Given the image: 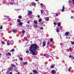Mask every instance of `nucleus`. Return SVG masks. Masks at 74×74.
<instances>
[{
  "mask_svg": "<svg viewBox=\"0 0 74 74\" xmlns=\"http://www.w3.org/2000/svg\"><path fill=\"white\" fill-rule=\"evenodd\" d=\"M71 19H73V16H71Z\"/></svg>",
  "mask_w": 74,
  "mask_h": 74,
  "instance_id": "obj_48",
  "label": "nucleus"
},
{
  "mask_svg": "<svg viewBox=\"0 0 74 74\" xmlns=\"http://www.w3.org/2000/svg\"><path fill=\"white\" fill-rule=\"evenodd\" d=\"M39 22H41L42 21V19L41 18H40L38 20Z\"/></svg>",
  "mask_w": 74,
  "mask_h": 74,
  "instance_id": "obj_19",
  "label": "nucleus"
},
{
  "mask_svg": "<svg viewBox=\"0 0 74 74\" xmlns=\"http://www.w3.org/2000/svg\"><path fill=\"white\" fill-rule=\"evenodd\" d=\"M58 26H60V25H61V24H60V23H58Z\"/></svg>",
  "mask_w": 74,
  "mask_h": 74,
  "instance_id": "obj_22",
  "label": "nucleus"
},
{
  "mask_svg": "<svg viewBox=\"0 0 74 74\" xmlns=\"http://www.w3.org/2000/svg\"><path fill=\"white\" fill-rule=\"evenodd\" d=\"M14 51V49H12V50H10V52H12Z\"/></svg>",
  "mask_w": 74,
  "mask_h": 74,
  "instance_id": "obj_15",
  "label": "nucleus"
},
{
  "mask_svg": "<svg viewBox=\"0 0 74 74\" xmlns=\"http://www.w3.org/2000/svg\"><path fill=\"white\" fill-rule=\"evenodd\" d=\"M23 24V23H22V22H20L19 23L18 25L20 26H22V25Z\"/></svg>",
  "mask_w": 74,
  "mask_h": 74,
  "instance_id": "obj_4",
  "label": "nucleus"
},
{
  "mask_svg": "<svg viewBox=\"0 0 74 74\" xmlns=\"http://www.w3.org/2000/svg\"><path fill=\"white\" fill-rule=\"evenodd\" d=\"M9 71H8L6 72V74H9Z\"/></svg>",
  "mask_w": 74,
  "mask_h": 74,
  "instance_id": "obj_31",
  "label": "nucleus"
},
{
  "mask_svg": "<svg viewBox=\"0 0 74 74\" xmlns=\"http://www.w3.org/2000/svg\"><path fill=\"white\" fill-rule=\"evenodd\" d=\"M69 34V32H66L65 33V35L66 36H67Z\"/></svg>",
  "mask_w": 74,
  "mask_h": 74,
  "instance_id": "obj_6",
  "label": "nucleus"
},
{
  "mask_svg": "<svg viewBox=\"0 0 74 74\" xmlns=\"http://www.w3.org/2000/svg\"><path fill=\"white\" fill-rule=\"evenodd\" d=\"M64 5H63L62 9V12H64Z\"/></svg>",
  "mask_w": 74,
  "mask_h": 74,
  "instance_id": "obj_8",
  "label": "nucleus"
},
{
  "mask_svg": "<svg viewBox=\"0 0 74 74\" xmlns=\"http://www.w3.org/2000/svg\"><path fill=\"white\" fill-rule=\"evenodd\" d=\"M10 4H12V5L14 4V1H12V2L10 3Z\"/></svg>",
  "mask_w": 74,
  "mask_h": 74,
  "instance_id": "obj_13",
  "label": "nucleus"
},
{
  "mask_svg": "<svg viewBox=\"0 0 74 74\" xmlns=\"http://www.w3.org/2000/svg\"><path fill=\"white\" fill-rule=\"evenodd\" d=\"M73 1V2H74V0H72Z\"/></svg>",
  "mask_w": 74,
  "mask_h": 74,
  "instance_id": "obj_55",
  "label": "nucleus"
},
{
  "mask_svg": "<svg viewBox=\"0 0 74 74\" xmlns=\"http://www.w3.org/2000/svg\"><path fill=\"white\" fill-rule=\"evenodd\" d=\"M56 15L57 16H58V15L57 13H56Z\"/></svg>",
  "mask_w": 74,
  "mask_h": 74,
  "instance_id": "obj_43",
  "label": "nucleus"
},
{
  "mask_svg": "<svg viewBox=\"0 0 74 74\" xmlns=\"http://www.w3.org/2000/svg\"><path fill=\"white\" fill-rule=\"evenodd\" d=\"M72 58H73V59H74V57H72Z\"/></svg>",
  "mask_w": 74,
  "mask_h": 74,
  "instance_id": "obj_59",
  "label": "nucleus"
},
{
  "mask_svg": "<svg viewBox=\"0 0 74 74\" xmlns=\"http://www.w3.org/2000/svg\"><path fill=\"white\" fill-rule=\"evenodd\" d=\"M38 18H40V15H38Z\"/></svg>",
  "mask_w": 74,
  "mask_h": 74,
  "instance_id": "obj_47",
  "label": "nucleus"
},
{
  "mask_svg": "<svg viewBox=\"0 0 74 74\" xmlns=\"http://www.w3.org/2000/svg\"><path fill=\"white\" fill-rule=\"evenodd\" d=\"M34 24H35L36 25V24H37V21L36 20H35L34 22Z\"/></svg>",
  "mask_w": 74,
  "mask_h": 74,
  "instance_id": "obj_11",
  "label": "nucleus"
},
{
  "mask_svg": "<svg viewBox=\"0 0 74 74\" xmlns=\"http://www.w3.org/2000/svg\"><path fill=\"white\" fill-rule=\"evenodd\" d=\"M54 66H50V67H51V68H54Z\"/></svg>",
  "mask_w": 74,
  "mask_h": 74,
  "instance_id": "obj_28",
  "label": "nucleus"
},
{
  "mask_svg": "<svg viewBox=\"0 0 74 74\" xmlns=\"http://www.w3.org/2000/svg\"><path fill=\"white\" fill-rule=\"evenodd\" d=\"M30 21L28 20L27 22V23H28V24H29L30 23Z\"/></svg>",
  "mask_w": 74,
  "mask_h": 74,
  "instance_id": "obj_25",
  "label": "nucleus"
},
{
  "mask_svg": "<svg viewBox=\"0 0 74 74\" xmlns=\"http://www.w3.org/2000/svg\"><path fill=\"white\" fill-rule=\"evenodd\" d=\"M0 74H1V72H0Z\"/></svg>",
  "mask_w": 74,
  "mask_h": 74,
  "instance_id": "obj_60",
  "label": "nucleus"
},
{
  "mask_svg": "<svg viewBox=\"0 0 74 74\" xmlns=\"http://www.w3.org/2000/svg\"><path fill=\"white\" fill-rule=\"evenodd\" d=\"M32 4L33 5H36V3L34 2L32 3Z\"/></svg>",
  "mask_w": 74,
  "mask_h": 74,
  "instance_id": "obj_21",
  "label": "nucleus"
},
{
  "mask_svg": "<svg viewBox=\"0 0 74 74\" xmlns=\"http://www.w3.org/2000/svg\"><path fill=\"white\" fill-rule=\"evenodd\" d=\"M2 43L4 45V41L2 42Z\"/></svg>",
  "mask_w": 74,
  "mask_h": 74,
  "instance_id": "obj_41",
  "label": "nucleus"
},
{
  "mask_svg": "<svg viewBox=\"0 0 74 74\" xmlns=\"http://www.w3.org/2000/svg\"><path fill=\"white\" fill-rule=\"evenodd\" d=\"M50 40L51 42L53 41V38H51L50 39Z\"/></svg>",
  "mask_w": 74,
  "mask_h": 74,
  "instance_id": "obj_26",
  "label": "nucleus"
},
{
  "mask_svg": "<svg viewBox=\"0 0 74 74\" xmlns=\"http://www.w3.org/2000/svg\"><path fill=\"white\" fill-rule=\"evenodd\" d=\"M6 55H9V56H11V53L9 52L8 53H7L5 54Z\"/></svg>",
  "mask_w": 74,
  "mask_h": 74,
  "instance_id": "obj_10",
  "label": "nucleus"
},
{
  "mask_svg": "<svg viewBox=\"0 0 74 74\" xmlns=\"http://www.w3.org/2000/svg\"><path fill=\"white\" fill-rule=\"evenodd\" d=\"M26 53H29V51H28V50L26 51Z\"/></svg>",
  "mask_w": 74,
  "mask_h": 74,
  "instance_id": "obj_34",
  "label": "nucleus"
},
{
  "mask_svg": "<svg viewBox=\"0 0 74 74\" xmlns=\"http://www.w3.org/2000/svg\"><path fill=\"white\" fill-rule=\"evenodd\" d=\"M18 18H19V19H22V16H18Z\"/></svg>",
  "mask_w": 74,
  "mask_h": 74,
  "instance_id": "obj_24",
  "label": "nucleus"
},
{
  "mask_svg": "<svg viewBox=\"0 0 74 74\" xmlns=\"http://www.w3.org/2000/svg\"><path fill=\"white\" fill-rule=\"evenodd\" d=\"M10 44L11 45H12L14 44V42L12 41H10Z\"/></svg>",
  "mask_w": 74,
  "mask_h": 74,
  "instance_id": "obj_12",
  "label": "nucleus"
},
{
  "mask_svg": "<svg viewBox=\"0 0 74 74\" xmlns=\"http://www.w3.org/2000/svg\"><path fill=\"white\" fill-rule=\"evenodd\" d=\"M20 59L21 61H22V60H23V58H22L21 57L20 58Z\"/></svg>",
  "mask_w": 74,
  "mask_h": 74,
  "instance_id": "obj_23",
  "label": "nucleus"
},
{
  "mask_svg": "<svg viewBox=\"0 0 74 74\" xmlns=\"http://www.w3.org/2000/svg\"><path fill=\"white\" fill-rule=\"evenodd\" d=\"M54 24L55 25H56V22H54Z\"/></svg>",
  "mask_w": 74,
  "mask_h": 74,
  "instance_id": "obj_35",
  "label": "nucleus"
},
{
  "mask_svg": "<svg viewBox=\"0 0 74 74\" xmlns=\"http://www.w3.org/2000/svg\"><path fill=\"white\" fill-rule=\"evenodd\" d=\"M40 29L41 30H43V28L42 27H40Z\"/></svg>",
  "mask_w": 74,
  "mask_h": 74,
  "instance_id": "obj_32",
  "label": "nucleus"
},
{
  "mask_svg": "<svg viewBox=\"0 0 74 74\" xmlns=\"http://www.w3.org/2000/svg\"><path fill=\"white\" fill-rule=\"evenodd\" d=\"M38 45L37 44H33L32 45L29 49V51L33 55L36 56L37 54L36 53V51H37Z\"/></svg>",
  "mask_w": 74,
  "mask_h": 74,
  "instance_id": "obj_1",
  "label": "nucleus"
},
{
  "mask_svg": "<svg viewBox=\"0 0 74 74\" xmlns=\"http://www.w3.org/2000/svg\"><path fill=\"white\" fill-rule=\"evenodd\" d=\"M12 74V72H11L9 73V74Z\"/></svg>",
  "mask_w": 74,
  "mask_h": 74,
  "instance_id": "obj_46",
  "label": "nucleus"
},
{
  "mask_svg": "<svg viewBox=\"0 0 74 74\" xmlns=\"http://www.w3.org/2000/svg\"><path fill=\"white\" fill-rule=\"evenodd\" d=\"M23 64L24 65H25V64H27V62H24L23 63Z\"/></svg>",
  "mask_w": 74,
  "mask_h": 74,
  "instance_id": "obj_17",
  "label": "nucleus"
},
{
  "mask_svg": "<svg viewBox=\"0 0 74 74\" xmlns=\"http://www.w3.org/2000/svg\"><path fill=\"white\" fill-rule=\"evenodd\" d=\"M32 14V11H29L28 13V15H30V14Z\"/></svg>",
  "mask_w": 74,
  "mask_h": 74,
  "instance_id": "obj_5",
  "label": "nucleus"
},
{
  "mask_svg": "<svg viewBox=\"0 0 74 74\" xmlns=\"http://www.w3.org/2000/svg\"><path fill=\"white\" fill-rule=\"evenodd\" d=\"M69 58H71L72 57V56H71V55H70L69 56Z\"/></svg>",
  "mask_w": 74,
  "mask_h": 74,
  "instance_id": "obj_40",
  "label": "nucleus"
},
{
  "mask_svg": "<svg viewBox=\"0 0 74 74\" xmlns=\"http://www.w3.org/2000/svg\"><path fill=\"white\" fill-rule=\"evenodd\" d=\"M47 55H48V54H47L45 53L44 55V56H47Z\"/></svg>",
  "mask_w": 74,
  "mask_h": 74,
  "instance_id": "obj_27",
  "label": "nucleus"
},
{
  "mask_svg": "<svg viewBox=\"0 0 74 74\" xmlns=\"http://www.w3.org/2000/svg\"><path fill=\"white\" fill-rule=\"evenodd\" d=\"M36 1H38V0H35Z\"/></svg>",
  "mask_w": 74,
  "mask_h": 74,
  "instance_id": "obj_57",
  "label": "nucleus"
},
{
  "mask_svg": "<svg viewBox=\"0 0 74 74\" xmlns=\"http://www.w3.org/2000/svg\"><path fill=\"white\" fill-rule=\"evenodd\" d=\"M33 72H34V73H36V74H38V72L36 70H34L33 71Z\"/></svg>",
  "mask_w": 74,
  "mask_h": 74,
  "instance_id": "obj_7",
  "label": "nucleus"
},
{
  "mask_svg": "<svg viewBox=\"0 0 74 74\" xmlns=\"http://www.w3.org/2000/svg\"><path fill=\"white\" fill-rule=\"evenodd\" d=\"M51 73L52 74H56V71H55V70H53L51 71Z\"/></svg>",
  "mask_w": 74,
  "mask_h": 74,
  "instance_id": "obj_2",
  "label": "nucleus"
},
{
  "mask_svg": "<svg viewBox=\"0 0 74 74\" xmlns=\"http://www.w3.org/2000/svg\"><path fill=\"white\" fill-rule=\"evenodd\" d=\"M16 61H17L18 60L17 59L16 60Z\"/></svg>",
  "mask_w": 74,
  "mask_h": 74,
  "instance_id": "obj_56",
  "label": "nucleus"
},
{
  "mask_svg": "<svg viewBox=\"0 0 74 74\" xmlns=\"http://www.w3.org/2000/svg\"><path fill=\"white\" fill-rule=\"evenodd\" d=\"M22 33L23 34V35H24V34H25V31H24V30H23L22 31Z\"/></svg>",
  "mask_w": 74,
  "mask_h": 74,
  "instance_id": "obj_18",
  "label": "nucleus"
},
{
  "mask_svg": "<svg viewBox=\"0 0 74 74\" xmlns=\"http://www.w3.org/2000/svg\"><path fill=\"white\" fill-rule=\"evenodd\" d=\"M17 74H20V72H18L17 73Z\"/></svg>",
  "mask_w": 74,
  "mask_h": 74,
  "instance_id": "obj_49",
  "label": "nucleus"
},
{
  "mask_svg": "<svg viewBox=\"0 0 74 74\" xmlns=\"http://www.w3.org/2000/svg\"><path fill=\"white\" fill-rule=\"evenodd\" d=\"M45 19L46 21H47L48 22V21H49V17H45Z\"/></svg>",
  "mask_w": 74,
  "mask_h": 74,
  "instance_id": "obj_3",
  "label": "nucleus"
},
{
  "mask_svg": "<svg viewBox=\"0 0 74 74\" xmlns=\"http://www.w3.org/2000/svg\"><path fill=\"white\" fill-rule=\"evenodd\" d=\"M7 16H6V17H7Z\"/></svg>",
  "mask_w": 74,
  "mask_h": 74,
  "instance_id": "obj_63",
  "label": "nucleus"
},
{
  "mask_svg": "<svg viewBox=\"0 0 74 74\" xmlns=\"http://www.w3.org/2000/svg\"><path fill=\"white\" fill-rule=\"evenodd\" d=\"M73 4L74 5V2H73Z\"/></svg>",
  "mask_w": 74,
  "mask_h": 74,
  "instance_id": "obj_54",
  "label": "nucleus"
},
{
  "mask_svg": "<svg viewBox=\"0 0 74 74\" xmlns=\"http://www.w3.org/2000/svg\"><path fill=\"white\" fill-rule=\"evenodd\" d=\"M71 1L69 0V4H70V3H71Z\"/></svg>",
  "mask_w": 74,
  "mask_h": 74,
  "instance_id": "obj_30",
  "label": "nucleus"
},
{
  "mask_svg": "<svg viewBox=\"0 0 74 74\" xmlns=\"http://www.w3.org/2000/svg\"><path fill=\"white\" fill-rule=\"evenodd\" d=\"M0 29H3V26H1V27Z\"/></svg>",
  "mask_w": 74,
  "mask_h": 74,
  "instance_id": "obj_38",
  "label": "nucleus"
},
{
  "mask_svg": "<svg viewBox=\"0 0 74 74\" xmlns=\"http://www.w3.org/2000/svg\"><path fill=\"white\" fill-rule=\"evenodd\" d=\"M12 32L14 33H16V31L15 29H14L12 30Z\"/></svg>",
  "mask_w": 74,
  "mask_h": 74,
  "instance_id": "obj_16",
  "label": "nucleus"
},
{
  "mask_svg": "<svg viewBox=\"0 0 74 74\" xmlns=\"http://www.w3.org/2000/svg\"><path fill=\"white\" fill-rule=\"evenodd\" d=\"M2 55V54L1 53H0V56H1Z\"/></svg>",
  "mask_w": 74,
  "mask_h": 74,
  "instance_id": "obj_52",
  "label": "nucleus"
},
{
  "mask_svg": "<svg viewBox=\"0 0 74 74\" xmlns=\"http://www.w3.org/2000/svg\"><path fill=\"white\" fill-rule=\"evenodd\" d=\"M69 50L70 51H71V48H69Z\"/></svg>",
  "mask_w": 74,
  "mask_h": 74,
  "instance_id": "obj_51",
  "label": "nucleus"
},
{
  "mask_svg": "<svg viewBox=\"0 0 74 74\" xmlns=\"http://www.w3.org/2000/svg\"><path fill=\"white\" fill-rule=\"evenodd\" d=\"M17 22H19H19H20V20H17Z\"/></svg>",
  "mask_w": 74,
  "mask_h": 74,
  "instance_id": "obj_33",
  "label": "nucleus"
},
{
  "mask_svg": "<svg viewBox=\"0 0 74 74\" xmlns=\"http://www.w3.org/2000/svg\"><path fill=\"white\" fill-rule=\"evenodd\" d=\"M29 74H32V73H29Z\"/></svg>",
  "mask_w": 74,
  "mask_h": 74,
  "instance_id": "obj_58",
  "label": "nucleus"
},
{
  "mask_svg": "<svg viewBox=\"0 0 74 74\" xmlns=\"http://www.w3.org/2000/svg\"><path fill=\"white\" fill-rule=\"evenodd\" d=\"M69 39H70V37H69Z\"/></svg>",
  "mask_w": 74,
  "mask_h": 74,
  "instance_id": "obj_61",
  "label": "nucleus"
},
{
  "mask_svg": "<svg viewBox=\"0 0 74 74\" xmlns=\"http://www.w3.org/2000/svg\"><path fill=\"white\" fill-rule=\"evenodd\" d=\"M4 16L5 17V16Z\"/></svg>",
  "mask_w": 74,
  "mask_h": 74,
  "instance_id": "obj_62",
  "label": "nucleus"
},
{
  "mask_svg": "<svg viewBox=\"0 0 74 74\" xmlns=\"http://www.w3.org/2000/svg\"><path fill=\"white\" fill-rule=\"evenodd\" d=\"M71 44H72L73 45H74V42H73L72 43H71Z\"/></svg>",
  "mask_w": 74,
  "mask_h": 74,
  "instance_id": "obj_37",
  "label": "nucleus"
},
{
  "mask_svg": "<svg viewBox=\"0 0 74 74\" xmlns=\"http://www.w3.org/2000/svg\"><path fill=\"white\" fill-rule=\"evenodd\" d=\"M10 43H7V45H10Z\"/></svg>",
  "mask_w": 74,
  "mask_h": 74,
  "instance_id": "obj_39",
  "label": "nucleus"
},
{
  "mask_svg": "<svg viewBox=\"0 0 74 74\" xmlns=\"http://www.w3.org/2000/svg\"><path fill=\"white\" fill-rule=\"evenodd\" d=\"M11 66L12 67H15V66L14 64H12Z\"/></svg>",
  "mask_w": 74,
  "mask_h": 74,
  "instance_id": "obj_29",
  "label": "nucleus"
},
{
  "mask_svg": "<svg viewBox=\"0 0 74 74\" xmlns=\"http://www.w3.org/2000/svg\"><path fill=\"white\" fill-rule=\"evenodd\" d=\"M46 45V43L45 41H44L43 42L42 46L43 47H45Z\"/></svg>",
  "mask_w": 74,
  "mask_h": 74,
  "instance_id": "obj_9",
  "label": "nucleus"
},
{
  "mask_svg": "<svg viewBox=\"0 0 74 74\" xmlns=\"http://www.w3.org/2000/svg\"><path fill=\"white\" fill-rule=\"evenodd\" d=\"M40 5H41V6H42V5H43V4H42V3H40Z\"/></svg>",
  "mask_w": 74,
  "mask_h": 74,
  "instance_id": "obj_45",
  "label": "nucleus"
},
{
  "mask_svg": "<svg viewBox=\"0 0 74 74\" xmlns=\"http://www.w3.org/2000/svg\"><path fill=\"white\" fill-rule=\"evenodd\" d=\"M56 32L57 33H59V29L57 28L56 29Z\"/></svg>",
  "mask_w": 74,
  "mask_h": 74,
  "instance_id": "obj_20",
  "label": "nucleus"
},
{
  "mask_svg": "<svg viewBox=\"0 0 74 74\" xmlns=\"http://www.w3.org/2000/svg\"><path fill=\"white\" fill-rule=\"evenodd\" d=\"M49 41H48V42L47 43V45H49Z\"/></svg>",
  "mask_w": 74,
  "mask_h": 74,
  "instance_id": "obj_42",
  "label": "nucleus"
},
{
  "mask_svg": "<svg viewBox=\"0 0 74 74\" xmlns=\"http://www.w3.org/2000/svg\"><path fill=\"white\" fill-rule=\"evenodd\" d=\"M18 74V73H17V74Z\"/></svg>",
  "mask_w": 74,
  "mask_h": 74,
  "instance_id": "obj_64",
  "label": "nucleus"
},
{
  "mask_svg": "<svg viewBox=\"0 0 74 74\" xmlns=\"http://www.w3.org/2000/svg\"><path fill=\"white\" fill-rule=\"evenodd\" d=\"M43 12V11H42V10H41V14H42Z\"/></svg>",
  "mask_w": 74,
  "mask_h": 74,
  "instance_id": "obj_36",
  "label": "nucleus"
},
{
  "mask_svg": "<svg viewBox=\"0 0 74 74\" xmlns=\"http://www.w3.org/2000/svg\"><path fill=\"white\" fill-rule=\"evenodd\" d=\"M8 21L9 22H10V19H8Z\"/></svg>",
  "mask_w": 74,
  "mask_h": 74,
  "instance_id": "obj_50",
  "label": "nucleus"
},
{
  "mask_svg": "<svg viewBox=\"0 0 74 74\" xmlns=\"http://www.w3.org/2000/svg\"><path fill=\"white\" fill-rule=\"evenodd\" d=\"M23 36V35H22V34L21 35V37H22V36Z\"/></svg>",
  "mask_w": 74,
  "mask_h": 74,
  "instance_id": "obj_53",
  "label": "nucleus"
},
{
  "mask_svg": "<svg viewBox=\"0 0 74 74\" xmlns=\"http://www.w3.org/2000/svg\"><path fill=\"white\" fill-rule=\"evenodd\" d=\"M8 70L9 71H12V68H9Z\"/></svg>",
  "mask_w": 74,
  "mask_h": 74,
  "instance_id": "obj_14",
  "label": "nucleus"
},
{
  "mask_svg": "<svg viewBox=\"0 0 74 74\" xmlns=\"http://www.w3.org/2000/svg\"><path fill=\"white\" fill-rule=\"evenodd\" d=\"M68 71H69V72H70V71H71L70 69H68Z\"/></svg>",
  "mask_w": 74,
  "mask_h": 74,
  "instance_id": "obj_44",
  "label": "nucleus"
}]
</instances>
